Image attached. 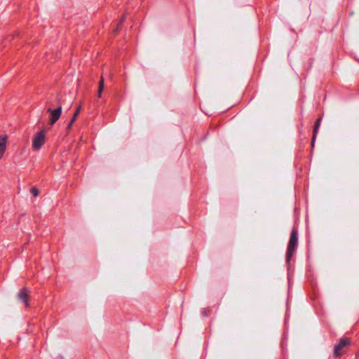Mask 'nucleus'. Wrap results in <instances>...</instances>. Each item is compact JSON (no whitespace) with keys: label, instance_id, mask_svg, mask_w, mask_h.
Listing matches in <instances>:
<instances>
[{"label":"nucleus","instance_id":"obj_1","mask_svg":"<svg viewBox=\"0 0 359 359\" xmlns=\"http://www.w3.org/2000/svg\"><path fill=\"white\" fill-rule=\"evenodd\" d=\"M297 231L295 229H293L290 234V238L287 247V252L286 255V261L289 262L291 257H292L293 253L296 250L297 246Z\"/></svg>","mask_w":359,"mask_h":359},{"label":"nucleus","instance_id":"obj_2","mask_svg":"<svg viewBox=\"0 0 359 359\" xmlns=\"http://www.w3.org/2000/svg\"><path fill=\"white\" fill-rule=\"evenodd\" d=\"M351 341L348 338H341L338 344L334 346V355L337 358L340 357L346 351V348L350 344Z\"/></svg>","mask_w":359,"mask_h":359},{"label":"nucleus","instance_id":"obj_3","mask_svg":"<svg viewBox=\"0 0 359 359\" xmlns=\"http://www.w3.org/2000/svg\"><path fill=\"white\" fill-rule=\"evenodd\" d=\"M46 135L43 130H41L34 135L32 142V148L35 151L39 150L45 143Z\"/></svg>","mask_w":359,"mask_h":359},{"label":"nucleus","instance_id":"obj_4","mask_svg":"<svg viewBox=\"0 0 359 359\" xmlns=\"http://www.w3.org/2000/svg\"><path fill=\"white\" fill-rule=\"evenodd\" d=\"M47 111L50 114V124L53 125L61 116L62 106L59 105V107L54 110L51 108H48Z\"/></svg>","mask_w":359,"mask_h":359},{"label":"nucleus","instance_id":"obj_5","mask_svg":"<svg viewBox=\"0 0 359 359\" xmlns=\"http://www.w3.org/2000/svg\"><path fill=\"white\" fill-rule=\"evenodd\" d=\"M17 298L19 301L23 302L25 306H29V291L27 287H23L18 294Z\"/></svg>","mask_w":359,"mask_h":359},{"label":"nucleus","instance_id":"obj_6","mask_svg":"<svg viewBox=\"0 0 359 359\" xmlns=\"http://www.w3.org/2000/svg\"><path fill=\"white\" fill-rule=\"evenodd\" d=\"M321 118H322L321 117L318 118L317 121H316V123H315V126H314V128H313V131L312 142H311L312 147H314V142H315V140L316 139V136H317L318 128H319V127L320 126Z\"/></svg>","mask_w":359,"mask_h":359},{"label":"nucleus","instance_id":"obj_7","mask_svg":"<svg viewBox=\"0 0 359 359\" xmlns=\"http://www.w3.org/2000/svg\"><path fill=\"white\" fill-rule=\"evenodd\" d=\"M6 141H7L6 135L0 136V152H2L4 154L6 151Z\"/></svg>","mask_w":359,"mask_h":359},{"label":"nucleus","instance_id":"obj_8","mask_svg":"<svg viewBox=\"0 0 359 359\" xmlns=\"http://www.w3.org/2000/svg\"><path fill=\"white\" fill-rule=\"evenodd\" d=\"M104 88V78L103 76H101L100 82H99V86H98V90H97V97H100L102 95V93Z\"/></svg>","mask_w":359,"mask_h":359},{"label":"nucleus","instance_id":"obj_9","mask_svg":"<svg viewBox=\"0 0 359 359\" xmlns=\"http://www.w3.org/2000/svg\"><path fill=\"white\" fill-rule=\"evenodd\" d=\"M124 20H125V16H123V17L121 18V20H120V22L116 25V27L113 29V34H114V35H115V34H117L119 32V31H120V29H121V25H122V24H123V22Z\"/></svg>","mask_w":359,"mask_h":359},{"label":"nucleus","instance_id":"obj_10","mask_svg":"<svg viewBox=\"0 0 359 359\" xmlns=\"http://www.w3.org/2000/svg\"><path fill=\"white\" fill-rule=\"evenodd\" d=\"M81 106H79V107L76 109V111L74 112V115H73V117H72V121H76V118L78 117L80 111H81Z\"/></svg>","mask_w":359,"mask_h":359},{"label":"nucleus","instance_id":"obj_11","mask_svg":"<svg viewBox=\"0 0 359 359\" xmlns=\"http://www.w3.org/2000/svg\"><path fill=\"white\" fill-rule=\"evenodd\" d=\"M30 191L32 194L35 197H36L39 194L38 189H36V187L32 188Z\"/></svg>","mask_w":359,"mask_h":359},{"label":"nucleus","instance_id":"obj_12","mask_svg":"<svg viewBox=\"0 0 359 359\" xmlns=\"http://www.w3.org/2000/svg\"><path fill=\"white\" fill-rule=\"evenodd\" d=\"M75 121H72V119H71L69 123L68 124L67 126V130H70L72 128V126L73 125V123H74Z\"/></svg>","mask_w":359,"mask_h":359},{"label":"nucleus","instance_id":"obj_13","mask_svg":"<svg viewBox=\"0 0 359 359\" xmlns=\"http://www.w3.org/2000/svg\"><path fill=\"white\" fill-rule=\"evenodd\" d=\"M3 155H4V153L0 152V159L1 158V157L3 156Z\"/></svg>","mask_w":359,"mask_h":359}]
</instances>
